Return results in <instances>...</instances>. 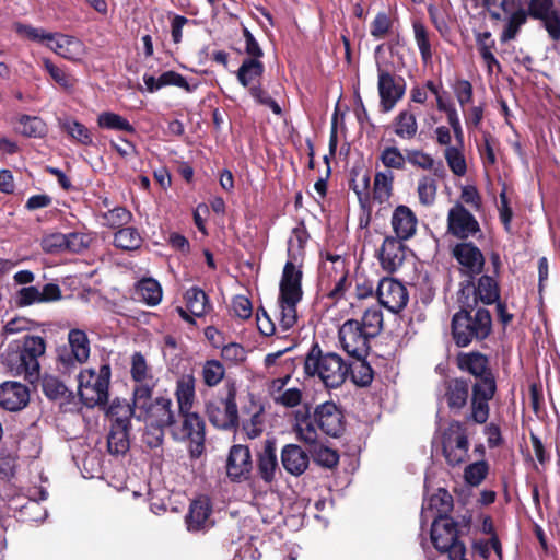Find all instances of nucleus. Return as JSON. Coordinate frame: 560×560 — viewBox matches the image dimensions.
<instances>
[{"label":"nucleus","instance_id":"obj_9","mask_svg":"<svg viewBox=\"0 0 560 560\" xmlns=\"http://www.w3.org/2000/svg\"><path fill=\"white\" fill-rule=\"evenodd\" d=\"M466 423L453 420L443 433V455L452 467L459 466L468 457L469 440Z\"/></svg>","mask_w":560,"mask_h":560},{"label":"nucleus","instance_id":"obj_48","mask_svg":"<svg viewBox=\"0 0 560 560\" xmlns=\"http://www.w3.org/2000/svg\"><path fill=\"white\" fill-rule=\"evenodd\" d=\"M97 125L102 129L136 133V128L125 117L113 112L101 113L97 117Z\"/></svg>","mask_w":560,"mask_h":560},{"label":"nucleus","instance_id":"obj_61","mask_svg":"<svg viewBox=\"0 0 560 560\" xmlns=\"http://www.w3.org/2000/svg\"><path fill=\"white\" fill-rule=\"evenodd\" d=\"M66 234L56 232L45 235L40 241V246L45 253L59 254L66 252Z\"/></svg>","mask_w":560,"mask_h":560},{"label":"nucleus","instance_id":"obj_58","mask_svg":"<svg viewBox=\"0 0 560 560\" xmlns=\"http://www.w3.org/2000/svg\"><path fill=\"white\" fill-rule=\"evenodd\" d=\"M131 378L136 383H142L147 380H151L152 375L150 372V368L147 363L145 358L141 352H135L131 357V369H130Z\"/></svg>","mask_w":560,"mask_h":560},{"label":"nucleus","instance_id":"obj_26","mask_svg":"<svg viewBox=\"0 0 560 560\" xmlns=\"http://www.w3.org/2000/svg\"><path fill=\"white\" fill-rule=\"evenodd\" d=\"M68 341L71 348V353L60 354L59 360L65 365H70L72 361L84 363L90 357V340L84 330L71 329L68 334Z\"/></svg>","mask_w":560,"mask_h":560},{"label":"nucleus","instance_id":"obj_6","mask_svg":"<svg viewBox=\"0 0 560 560\" xmlns=\"http://www.w3.org/2000/svg\"><path fill=\"white\" fill-rule=\"evenodd\" d=\"M237 387L233 380L224 383L223 392L206 401L205 411L209 422L220 430H235L240 425L236 404Z\"/></svg>","mask_w":560,"mask_h":560},{"label":"nucleus","instance_id":"obj_25","mask_svg":"<svg viewBox=\"0 0 560 560\" xmlns=\"http://www.w3.org/2000/svg\"><path fill=\"white\" fill-rule=\"evenodd\" d=\"M30 401L28 388L19 382H4L0 385V406L9 411H18Z\"/></svg>","mask_w":560,"mask_h":560},{"label":"nucleus","instance_id":"obj_18","mask_svg":"<svg viewBox=\"0 0 560 560\" xmlns=\"http://www.w3.org/2000/svg\"><path fill=\"white\" fill-rule=\"evenodd\" d=\"M405 242L406 241L393 235H387L384 238L376 257L382 269L387 273H394L402 267L408 250V246Z\"/></svg>","mask_w":560,"mask_h":560},{"label":"nucleus","instance_id":"obj_2","mask_svg":"<svg viewBox=\"0 0 560 560\" xmlns=\"http://www.w3.org/2000/svg\"><path fill=\"white\" fill-rule=\"evenodd\" d=\"M459 311L451 322V335L458 348L486 340L492 332V316L489 310L477 307L476 300L458 298Z\"/></svg>","mask_w":560,"mask_h":560},{"label":"nucleus","instance_id":"obj_23","mask_svg":"<svg viewBox=\"0 0 560 560\" xmlns=\"http://www.w3.org/2000/svg\"><path fill=\"white\" fill-rule=\"evenodd\" d=\"M212 513V504L206 495H200L192 500L189 504L187 514L185 515V524L190 533L206 532L212 527L213 522L210 520Z\"/></svg>","mask_w":560,"mask_h":560},{"label":"nucleus","instance_id":"obj_13","mask_svg":"<svg viewBox=\"0 0 560 560\" xmlns=\"http://www.w3.org/2000/svg\"><path fill=\"white\" fill-rule=\"evenodd\" d=\"M226 476L232 482H244L254 479V464L247 445L234 444L229 451L225 464Z\"/></svg>","mask_w":560,"mask_h":560},{"label":"nucleus","instance_id":"obj_1","mask_svg":"<svg viewBox=\"0 0 560 560\" xmlns=\"http://www.w3.org/2000/svg\"><path fill=\"white\" fill-rule=\"evenodd\" d=\"M310 238L311 235L305 222L300 220L291 231L287 248L288 259L279 282V323L283 330L291 329L298 322V304L303 298L302 280L306 255L305 246Z\"/></svg>","mask_w":560,"mask_h":560},{"label":"nucleus","instance_id":"obj_54","mask_svg":"<svg viewBox=\"0 0 560 560\" xmlns=\"http://www.w3.org/2000/svg\"><path fill=\"white\" fill-rule=\"evenodd\" d=\"M489 468L485 459L469 464L464 470L465 481L471 487H478L487 478Z\"/></svg>","mask_w":560,"mask_h":560},{"label":"nucleus","instance_id":"obj_21","mask_svg":"<svg viewBox=\"0 0 560 560\" xmlns=\"http://www.w3.org/2000/svg\"><path fill=\"white\" fill-rule=\"evenodd\" d=\"M452 256L463 267L464 273L476 279L485 270L486 259L482 252L472 242L457 243L452 248Z\"/></svg>","mask_w":560,"mask_h":560},{"label":"nucleus","instance_id":"obj_52","mask_svg":"<svg viewBox=\"0 0 560 560\" xmlns=\"http://www.w3.org/2000/svg\"><path fill=\"white\" fill-rule=\"evenodd\" d=\"M526 21L527 13L524 9L521 8L513 12L504 26V30L500 36V40L502 43H506L514 39L517 36L522 25H524Z\"/></svg>","mask_w":560,"mask_h":560},{"label":"nucleus","instance_id":"obj_35","mask_svg":"<svg viewBox=\"0 0 560 560\" xmlns=\"http://www.w3.org/2000/svg\"><path fill=\"white\" fill-rule=\"evenodd\" d=\"M60 46L57 50V55L68 59L70 61H80L86 54L85 44L78 37L70 35L59 36Z\"/></svg>","mask_w":560,"mask_h":560},{"label":"nucleus","instance_id":"obj_3","mask_svg":"<svg viewBox=\"0 0 560 560\" xmlns=\"http://www.w3.org/2000/svg\"><path fill=\"white\" fill-rule=\"evenodd\" d=\"M474 383L471 378L458 376L444 383V399L451 412L458 415L468 409L465 416L466 422L482 424L490 417V401L494 398L488 394L485 400H479V406L474 402Z\"/></svg>","mask_w":560,"mask_h":560},{"label":"nucleus","instance_id":"obj_31","mask_svg":"<svg viewBox=\"0 0 560 560\" xmlns=\"http://www.w3.org/2000/svg\"><path fill=\"white\" fill-rule=\"evenodd\" d=\"M264 72L265 66L261 60L245 58L236 71V78L243 88L249 90L253 85H257L260 82Z\"/></svg>","mask_w":560,"mask_h":560},{"label":"nucleus","instance_id":"obj_41","mask_svg":"<svg viewBox=\"0 0 560 560\" xmlns=\"http://www.w3.org/2000/svg\"><path fill=\"white\" fill-rule=\"evenodd\" d=\"M44 394L51 400L65 399L70 402L73 399V393L58 377L45 375L42 380Z\"/></svg>","mask_w":560,"mask_h":560},{"label":"nucleus","instance_id":"obj_27","mask_svg":"<svg viewBox=\"0 0 560 560\" xmlns=\"http://www.w3.org/2000/svg\"><path fill=\"white\" fill-rule=\"evenodd\" d=\"M281 463L287 472L301 476L310 464L308 454L296 444H287L281 450Z\"/></svg>","mask_w":560,"mask_h":560},{"label":"nucleus","instance_id":"obj_39","mask_svg":"<svg viewBox=\"0 0 560 560\" xmlns=\"http://www.w3.org/2000/svg\"><path fill=\"white\" fill-rule=\"evenodd\" d=\"M394 179V174L390 171L375 173L372 189L374 201L383 203L390 198Z\"/></svg>","mask_w":560,"mask_h":560},{"label":"nucleus","instance_id":"obj_16","mask_svg":"<svg viewBox=\"0 0 560 560\" xmlns=\"http://www.w3.org/2000/svg\"><path fill=\"white\" fill-rule=\"evenodd\" d=\"M376 296L380 304L394 314L404 310L409 301L407 288L400 281L388 277L380 280Z\"/></svg>","mask_w":560,"mask_h":560},{"label":"nucleus","instance_id":"obj_42","mask_svg":"<svg viewBox=\"0 0 560 560\" xmlns=\"http://www.w3.org/2000/svg\"><path fill=\"white\" fill-rule=\"evenodd\" d=\"M380 305L368 307L361 319H358L359 325L365 329L372 337H377L383 329V312Z\"/></svg>","mask_w":560,"mask_h":560},{"label":"nucleus","instance_id":"obj_11","mask_svg":"<svg viewBox=\"0 0 560 560\" xmlns=\"http://www.w3.org/2000/svg\"><path fill=\"white\" fill-rule=\"evenodd\" d=\"M500 294L499 276L492 273L481 275L476 283L475 279L469 278L460 283L458 291V298L465 299L466 295H469V300H476L477 305L479 302L485 305L494 304L500 300Z\"/></svg>","mask_w":560,"mask_h":560},{"label":"nucleus","instance_id":"obj_43","mask_svg":"<svg viewBox=\"0 0 560 560\" xmlns=\"http://www.w3.org/2000/svg\"><path fill=\"white\" fill-rule=\"evenodd\" d=\"M349 275L338 276L331 280L320 279L319 287L325 295L335 303L345 298L347 288L350 285L348 281Z\"/></svg>","mask_w":560,"mask_h":560},{"label":"nucleus","instance_id":"obj_63","mask_svg":"<svg viewBox=\"0 0 560 560\" xmlns=\"http://www.w3.org/2000/svg\"><path fill=\"white\" fill-rule=\"evenodd\" d=\"M452 88L462 108L472 102L474 89L472 84L468 80L457 79Z\"/></svg>","mask_w":560,"mask_h":560},{"label":"nucleus","instance_id":"obj_22","mask_svg":"<svg viewBox=\"0 0 560 560\" xmlns=\"http://www.w3.org/2000/svg\"><path fill=\"white\" fill-rule=\"evenodd\" d=\"M277 474H281L277 447L273 440L264 441L262 447L256 453V477L267 485H271L276 480Z\"/></svg>","mask_w":560,"mask_h":560},{"label":"nucleus","instance_id":"obj_38","mask_svg":"<svg viewBox=\"0 0 560 560\" xmlns=\"http://www.w3.org/2000/svg\"><path fill=\"white\" fill-rule=\"evenodd\" d=\"M136 293L141 301L150 306L158 305L163 295L161 284L153 278H143L138 281Z\"/></svg>","mask_w":560,"mask_h":560},{"label":"nucleus","instance_id":"obj_24","mask_svg":"<svg viewBox=\"0 0 560 560\" xmlns=\"http://www.w3.org/2000/svg\"><path fill=\"white\" fill-rule=\"evenodd\" d=\"M390 224L395 237L408 241L417 233L418 218L408 206L399 205L393 211Z\"/></svg>","mask_w":560,"mask_h":560},{"label":"nucleus","instance_id":"obj_12","mask_svg":"<svg viewBox=\"0 0 560 560\" xmlns=\"http://www.w3.org/2000/svg\"><path fill=\"white\" fill-rule=\"evenodd\" d=\"M377 77L380 107L383 113H388L404 97L406 82L402 77L395 75L380 66L377 67Z\"/></svg>","mask_w":560,"mask_h":560},{"label":"nucleus","instance_id":"obj_15","mask_svg":"<svg viewBox=\"0 0 560 560\" xmlns=\"http://www.w3.org/2000/svg\"><path fill=\"white\" fill-rule=\"evenodd\" d=\"M481 231L475 215L460 202H456L447 213V233L458 240H467Z\"/></svg>","mask_w":560,"mask_h":560},{"label":"nucleus","instance_id":"obj_37","mask_svg":"<svg viewBox=\"0 0 560 560\" xmlns=\"http://www.w3.org/2000/svg\"><path fill=\"white\" fill-rule=\"evenodd\" d=\"M142 242L143 238L137 228L126 226L115 232L113 244L119 249L131 252L139 249Z\"/></svg>","mask_w":560,"mask_h":560},{"label":"nucleus","instance_id":"obj_10","mask_svg":"<svg viewBox=\"0 0 560 560\" xmlns=\"http://www.w3.org/2000/svg\"><path fill=\"white\" fill-rule=\"evenodd\" d=\"M338 335L342 349L350 357L362 359L369 355L374 337L359 325L358 319H347L340 326Z\"/></svg>","mask_w":560,"mask_h":560},{"label":"nucleus","instance_id":"obj_36","mask_svg":"<svg viewBox=\"0 0 560 560\" xmlns=\"http://www.w3.org/2000/svg\"><path fill=\"white\" fill-rule=\"evenodd\" d=\"M394 132L400 139L410 140L418 131L416 114L410 109H404L393 120Z\"/></svg>","mask_w":560,"mask_h":560},{"label":"nucleus","instance_id":"obj_62","mask_svg":"<svg viewBox=\"0 0 560 560\" xmlns=\"http://www.w3.org/2000/svg\"><path fill=\"white\" fill-rule=\"evenodd\" d=\"M553 0H529L528 9L526 11L527 18L534 20H545L555 11Z\"/></svg>","mask_w":560,"mask_h":560},{"label":"nucleus","instance_id":"obj_53","mask_svg":"<svg viewBox=\"0 0 560 560\" xmlns=\"http://www.w3.org/2000/svg\"><path fill=\"white\" fill-rule=\"evenodd\" d=\"M463 151L464 149L458 147H447L444 150L446 163L456 176H464L467 172V164Z\"/></svg>","mask_w":560,"mask_h":560},{"label":"nucleus","instance_id":"obj_51","mask_svg":"<svg viewBox=\"0 0 560 560\" xmlns=\"http://www.w3.org/2000/svg\"><path fill=\"white\" fill-rule=\"evenodd\" d=\"M66 252L71 254H83L95 241L94 233L71 232L66 234Z\"/></svg>","mask_w":560,"mask_h":560},{"label":"nucleus","instance_id":"obj_60","mask_svg":"<svg viewBox=\"0 0 560 560\" xmlns=\"http://www.w3.org/2000/svg\"><path fill=\"white\" fill-rule=\"evenodd\" d=\"M152 392L153 385H149L144 382L137 383L133 388L132 405L138 410V412L142 411L147 405L154 400L152 399Z\"/></svg>","mask_w":560,"mask_h":560},{"label":"nucleus","instance_id":"obj_29","mask_svg":"<svg viewBox=\"0 0 560 560\" xmlns=\"http://www.w3.org/2000/svg\"><path fill=\"white\" fill-rule=\"evenodd\" d=\"M175 398L179 412H188L192 409L196 398V378L192 373L183 374L177 378Z\"/></svg>","mask_w":560,"mask_h":560},{"label":"nucleus","instance_id":"obj_5","mask_svg":"<svg viewBox=\"0 0 560 560\" xmlns=\"http://www.w3.org/2000/svg\"><path fill=\"white\" fill-rule=\"evenodd\" d=\"M457 369L469 374L474 383V402L485 400L488 394L495 397L498 392L497 375L487 354L479 351L458 352L455 357Z\"/></svg>","mask_w":560,"mask_h":560},{"label":"nucleus","instance_id":"obj_45","mask_svg":"<svg viewBox=\"0 0 560 560\" xmlns=\"http://www.w3.org/2000/svg\"><path fill=\"white\" fill-rule=\"evenodd\" d=\"M225 376V368L223 363L217 359L207 360L202 364L201 377L206 386L212 388L218 386Z\"/></svg>","mask_w":560,"mask_h":560},{"label":"nucleus","instance_id":"obj_32","mask_svg":"<svg viewBox=\"0 0 560 560\" xmlns=\"http://www.w3.org/2000/svg\"><path fill=\"white\" fill-rule=\"evenodd\" d=\"M184 300L187 310L197 317L206 316L213 308L208 294L197 285L185 292Z\"/></svg>","mask_w":560,"mask_h":560},{"label":"nucleus","instance_id":"obj_4","mask_svg":"<svg viewBox=\"0 0 560 560\" xmlns=\"http://www.w3.org/2000/svg\"><path fill=\"white\" fill-rule=\"evenodd\" d=\"M350 365L335 352H324L318 342H314L304 358V373L317 376L326 387L341 386L348 375Z\"/></svg>","mask_w":560,"mask_h":560},{"label":"nucleus","instance_id":"obj_64","mask_svg":"<svg viewBox=\"0 0 560 560\" xmlns=\"http://www.w3.org/2000/svg\"><path fill=\"white\" fill-rule=\"evenodd\" d=\"M221 358L224 361L231 363H240L246 359L245 348L237 342H230L228 345H222L221 347Z\"/></svg>","mask_w":560,"mask_h":560},{"label":"nucleus","instance_id":"obj_59","mask_svg":"<svg viewBox=\"0 0 560 560\" xmlns=\"http://www.w3.org/2000/svg\"><path fill=\"white\" fill-rule=\"evenodd\" d=\"M106 224L112 229H121L128 224L132 218L131 212L125 207H115L103 214Z\"/></svg>","mask_w":560,"mask_h":560},{"label":"nucleus","instance_id":"obj_49","mask_svg":"<svg viewBox=\"0 0 560 560\" xmlns=\"http://www.w3.org/2000/svg\"><path fill=\"white\" fill-rule=\"evenodd\" d=\"M308 452L313 460L322 467L331 469L339 463L338 452L323 444H314L308 448Z\"/></svg>","mask_w":560,"mask_h":560},{"label":"nucleus","instance_id":"obj_33","mask_svg":"<svg viewBox=\"0 0 560 560\" xmlns=\"http://www.w3.org/2000/svg\"><path fill=\"white\" fill-rule=\"evenodd\" d=\"M131 425L112 423L107 436V450L112 455H125L130 448L129 431Z\"/></svg>","mask_w":560,"mask_h":560},{"label":"nucleus","instance_id":"obj_34","mask_svg":"<svg viewBox=\"0 0 560 560\" xmlns=\"http://www.w3.org/2000/svg\"><path fill=\"white\" fill-rule=\"evenodd\" d=\"M43 69L49 75V80L66 92L74 89L77 80L63 67L56 65L49 58L43 57Z\"/></svg>","mask_w":560,"mask_h":560},{"label":"nucleus","instance_id":"obj_46","mask_svg":"<svg viewBox=\"0 0 560 560\" xmlns=\"http://www.w3.org/2000/svg\"><path fill=\"white\" fill-rule=\"evenodd\" d=\"M453 506V497L447 490L442 488L432 494L428 501V509L436 512L434 517H451L450 513Z\"/></svg>","mask_w":560,"mask_h":560},{"label":"nucleus","instance_id":"obj_44","mask_svg":"<svg viewBox=\"0 0 560 560\" xmlns=\"http://www.w3.org/2000/svg\"><path fill=\"white\" fill-rule=\"evenodd\" d=\"M354 363H348L350 365L349 375L352 382L360 387H368L371 385L374 371L368 363L366 358L355 359Z\"/></svg>","mask_w":560,"mask_h":560},{"label":"nucleus","instance_id":"obj_17","mask_svg":"<svg viewBox=\"0 0 560 560\" xmlns=\"http://www.w3.org/2000/svg\"><path fill=\"white\" fill-rule=\"evenodd\" d=\"M314 421L326 435L339 438L346 430L342 410L334 402L326 401L314 409Z\"/></svg>","mask_w":560,"mask_h":560},{"label":"nucleus","instance_id":"obj_28","mask_svg":"<svg viewBox=\"0 0 560 560\" xmlns=\"http://www.w3.org/2000/svg\"><path fill=\"white\" fill-rule=\"evenodd\" d=\"M298 438L310 447L317 444V425L314 421V412L311 413V407L305 405L303 409L295 412V425Z\"/></svg>","mask_w":560,"mask_h":560},{"label":"nucleus","instance_id":"obj_19","mask_svg":"<svg viewBox=\"0 0 560 560\" xmlns=\"http://www.w3.org/2000/svg\"><path fill=\"white\" fill-rule=\"evenodd\" d=\"M173 401L170 397L159 396L136 415V419L145 421L150 427L168 428L175 423Z\"/></svg>","mask_w":560,"mask_h":560},{"label":"nucleus","instance_id":"obj_55","mask_svg":"<svg viewBox=\"0 0 560 560\" xmlns=\"http://www.w3.org/2000/svg\"><path fill=\"white\" fill-rule=\"evenodd\" d=\"M419 202L423 206H432L436 198V180L428 175L422 176L418 182Z\"/></svg>","mask_w":560,"mask_h":560},{"label":"nucleus","instance_id":"obj_30","mask_svg":"<svg viewBox=\"0 0 560 560\" xmlns=\"http://www.w3.org/2000/svg\"><path fill=\"white\" fill-rule=\"evenodd\" d=\"M427 88L435 96L438 110L445 113L447 122L450 125L448 128H453V127H457L458 125H462L456 106L450 100V97L446 96L447 92L443 90L442 82H440L438 84L432 80H428Z\"/></svg>","mask_w":560,"mask_h":560},{"label":"nucleus","instance_id":"obj_47","mask_svg":"<svg viewBox=\"0 0 560 560\" xmlns=\"http://www.w3.org/2000/svg\"><path fill=\"white\" fill-rule=\"evenodd\" d=\"M108 415L113 418L112 423H120L131 425L130 420L132 417L136 418L138 410L133 405L119 398H115L108 407Z\"/></svg>","mask_w":560,"mask_h":560},{"label":"nucleus","instance_id":"obj_8","mask_svg":"<svg viewBox=\"0 0 560 560\" xmlns=\"http://www.w3.org/2000/svg\"><path fill=\"white\" fill-rule=\"evenodd\" d=\"M434 548L447 553L450 560L465 557L466 546L459 540L458 524L453 517H434L430 532Z\"/></svg>","mask_w":560,"mask_h":560},{"label":"nucleus","instance_id":"obj_40","mask_svg":"<svg viewBox=\"0 0 560 560\" xmlns=\"http://www.w3.org/2000/svg\"><path fill=\"white\" fill-rule=\"evenodd\" d=\"M61 128L77 143L89 147L93 144V135L89 128L74 118H66Z\"/></svg>","mask_w":560,"mask_h":560},{"label":"nucleus","instance_id":"obj_7","mask_svg":"<svg viewBox=\"0 0 560 560\" xmlns=\"http://www.w3.org/2000/svg\"><path fill=\"white\" fill-rule=\"evenodd\" d=\"M109 364L101 365L96 373L93 369L82 370L78 376L79 396L86 407L104 406L108 402L110 381Z\"/></svg>","mask_w":560,"mask_h":560},{"label":"nucleus","instance_id":"obj_56","mask_svg":"<svg viewBox=\"0 0 560 560\" xmlns=\"http://www.w3.org/2000/svg\"><path fill=\"white\" fill-rule=\"evenodd\" d=\"M380 160L388 170L402 171L406 167L407 155L405 156L397 147H386L382 150Z\"/></svg>","mask_w":560,"mask_h":560},{"label":"nucleus","instance_id":"obj_20","mask_svg":"<svg viewBox=\"0 0 560 560\" xmlns=\"http://www.w3.org/2000/svg\"><path fill=\"white\" fill-rule=\"evenodd\" d=\"M179 415L183 417L180 439L190 441V456L198 458L205 450V421L201 416L191 410L188 412H179Z\"/></svg>","mask_w":560,"mask_h":560},{"label":"nucleus","instance_id":"obj_14","mask_svg":"<svg viewBox=\"0 0 560 560\" xmlns=\"http://www.w3.org/2000/svg\"><path fill=\"white\" fill-rule=\"evenodd\" d=\"M5 363L15 375H24L31 384L35 383V337L26 335L23 349L8 352Z\"/></svg>","mask_w":560,"mask_h":560},{"label":"nucleus","instance_id":"obj_57","mask_svg":"<svg viewBox=\"0 0 560 560\" xmlns=\"http://www.w3.org/2000/svg\"><path fill=\"white\" fill-rule=\"evenodd\" d=\"M393 28V20L389 14L382 11L378 12L370 24V34L375 39L385 38Z\"/></svg>","mask_w":560,"mask_h":560},{"label":"nucleus","instance_id":"obj_50","mask_svg":"<svg viewBox=\"0 0 560 560\" xmlns=\"http://www.w3.org/2000/svg\"><path fill=\"white\" fill-rule=\"evenodd\" d=\"M412 27L415 33V40L419 48L421 60L424 63H428L433 56L429 31L420 21H415Z\"/></svg>","mask_w":560,"mask_h":560}]
</instances>
